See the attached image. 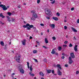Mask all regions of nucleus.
I'll use <instances>...</instances> for the list:
<instances>
[{
    "mask_svg": "<svg viewBox=\"0 0 79 79\" xmlns=\"http://www.w3.org/2000/svg\"><path fill=\"white\" fill-rule=\"evenodd\" d=\"M0 7H1V8L3 9V10H4V11L6 10H7V8H10L9 6H7L6 8V6L4 5L3 4L0 5Z\"/></svg>",
    "mask_w": 79,
    "mask_h": 79,
    "instance_id": "1",
    "label": "nucleus"
},
{
    "mask_svg": "<svg viewBox=\"0 0 79 79\" xmlns=\"http://www.w3.org/2000/svg\"><path fill=\"white\" fill-rule=\"evenodd\" d=\"M19 69L20 71V73L22 74H24V70L23 69L22 67H21V66L19 64Z\"/></svg>",
    "mask_w": 79,
    "mask_h": 79,
    "instance_id": "2",
    "label": "nucleus"
},
{
    "mask_svg": "<svg viewBox=\"0 0 79 79\" xmlns=\"http://www.w3.org/2000/svg\"><path fill=\"white\" fill-rule=\"evenodd\" d=\"M37 14H33L31 18V20H34L35 19L37 18Z\"/></svg>",
    "mask_w": 79,
    "mask_h": 79,
    "instance_id": "3",
    "label": "nucleus"
},
{
    "mask_svg": "<svg viewBox=\"0 0 79 79\" xmlns=\"http://www.w3.org/2000/svg\"><path fill=\"white\" fill-rule=\"evenodd\" d=\"M69 64H71L73 63V60H72V58H71V57L70 56L69 58Z\"/></svg>",
    "mask_w": 79,
    "mask_h": 79,
    "instance_id": "4",
    "label": "nucleus"
},
{
    "mask_svg": "<svg viewBox=\"0 0 79 79\" xmlns=\"http://www.w3.org/2000/svg\"><path fill=\"white\" fill-rule=\"evenodd\" d=\"M27 41L25 39L23 40V41H21L23 45H25L26 44Z\"/></svg>",
    "mask_w": 79,
    "mask_h": 79,
    "instance_id": "5",
    "label": "nucleus"
},
{
    "mask_svg": "<svg viewBox=\"0 0 79 79\" xmlns=\"http://www.w3.org/2000/svg\"><path fill=\"white\" fill-rule=\"evenodd\" d=\"M15 59L16 60V61H17V62L19 63V61H20V60H21L20 58H18V57H17L16 56L15 57Z\"/></svg>",
    "mask_w": 79,
    "mask_h": 79,
    "instance_id": "6",
    "label": "nucleus"
},
{
    "mask_svg": "<svg viewBox=\"0 0 79 79\" xmlns=\"http://www.w3.org/2000/svg\"><path fill=\"white\" fill-rule=\"evenodd\" d=\"M57 74L59 76H61L62 74V73L60 72V70L58 69L57 70Z\"/></svg>",
    "mask_w": 79,
    "mask_h": 79,
    "instance_id": "7",
    "label": "nucleus"
},
{
    "mask_svg": "<svg viewBox=\"0 0 79 79\" xmlns=\"http://www.w3.org/2000/svg\"><path fill=\"white\" fill-rule=\"evenodd\" d=\"M70 56L72 58H75V56L74 53L72 52L70 53Z\"/></svg>",
    "mask_w": 79,
    "mask_h": 79,
    "instance_id": "8",
    "label": "nucleus"
},
{
    "mask_svg": "<svg viewBox=\"0 0 79 79\" xmlns=\"http://www.w3.org/2000/svg\"><path fill=\"white\" fill-rule=\"evenodd\" d=\"M29 24L27 23L26 25L23 26V27H24V28H26V27H29Z\"/></svg>",
    "mask_w": 79,
    "mask_h": 79,
    "instance_id": "9",
    "label": "nucleus"
},
{
    "mask_svg": "<svg viewBox=\"0 0 79 79\" xmlns=\"http://www.w3.org/2000/svg\"><path fill=\"white\" fill-rule=\"evenodd\" d=\"M77 45H76L74 48V50L75 52H77Z\"/></svg>",
    "mask_w": 79,
    "mask_h": 79,
    "instance_id": "10",
    "label": "nucleus"
},
{
    "mask_svg": "<svg viewBox=\"0 0 79 79\" xmlns=\"http://www.w3.org/2000/svg\"><path fill=\"white\" fill-rule=\"evenodd\" d=\"M57 68H59L60 70L62 69V68H61V65L60 64H57Z\"/></svg>",
    "mask_w": 79,
    "mask_h": 79,
    "instance_id": "11",
    "label": "nucleus"
},
{
    "mask_svg": "<svg viewBox=\"0 0 79 79\" xmlns=\"http://www.w3.org/2000/svg\"><path fill=\"white\" fill-rule=\"evenodd\" d=\"M71 29L73 31H74L75 32H77V30H76L75 28H74L73 27L71 28Z\"/></svg>",
    "mask_w": 79,
    "mask_h": 79,
    "instance_id": "12",
    "label": "nucleus"
},
{
    "mask_svg": "<svg viewBox=\"0 0 79 79\" xmlns=\"http://www.w3.org/2000/svg\"><path fill=\"white\" fill-rule=\"evenodd\" d=\"M52 19H54V20H55V21H58V18L57 17H52Z\"/></svg>",
    "mask_w": 79,
    "mask_h": 79,
    "instance_id": "13",
    "label": "nucleus"
},
{
    "mask_svg": "<svg viewBox=\"0 0 79 79\" xmlns=\"http://www.w3.org/2000/svg\"><path fill=\"white\" fill-rule=\"evenodd\" d=\"M51 53L52 55H54V54L55 53V52L54 49H52V51L51 52Z\"/></svg>",
    "mask_w": 79,
    "mask_h": 79,
    "instance_id": "14",
    "label": "nucleus"
},
{
    "mask_svg": "<svg viewBox=\"0 0 79 79\" xmlns=\"http://www.w3.org/2000/svg\"><path fill=\"white\" fill-rule=\"evenodd\" d=\"M40 76H44V74L42 72H41L40 73Z\"/></svg>",
    "mask_w": 79,
    "mask_h": 79,
    "instance_id": "15",
    "label": "nucleus"
},
{
    "mask_svg": "<svg viewBox=\"0 0 79 79\" xmlns=\"http://www.w3.org/2000/svg\"><path fill=\"white\" fill-rule=\"evenodd\" d=\"M50 11L49 10H46V14L47 15L50 14Z\"/></svg>",
    "mask_w": 79,
    "mask_h": 79,
    "instance_id": "16",
    "label": "nucleus"
},
{
    "mask_svg": "<svg viewBox=\"0 0 79 79\" xmlns=\"http://www.w3.org/2000/svg\"><path fill=\"white\" fill-rule=\"evenodd\" d=\"M50 26L52 28H55V24H51L50 25Z\"/></svg>",
    "mask_w": 79,
    "mask_h": 79,
    "instance_id": "17",
    "label": "nucleus"
},
{
    "mask_svg": "<svg viewBox=\"0 0 79 79\" xmlns=\"http://www.w3.org/2000/svg\"><path fill=\"white\" fill-rule=\"evenodd\" d=\"M6 17L7 18V21H9V22H10V21H11V20L10 19V17L7 16Z\"/></svg>",
    "mask_w": 79,
    "mask_h": 79,
    "instance_id": "18",
    "label": "nucleus"
},
{
    "mask_svg": "<svg viewBox=\"0 0 79 79\" xmlns=\"http://www.w3.org/2000/svg\"><path fill=\"white\" fill-rule=\"evenodd\" d=\"M0 44L2 46H4V43L3 42V41H1Z\"/></svg>",
    "mask_w": 79,
    "mask_h": 79,
    "instance_id": "19",
    "label": "nucleus"
},
{
    "mask_svg": "<svg viewBox=\"0 0 79 79\" xmlns=\"http://www.w3.org/2000/svg\"><path fill=\"white\" fill-rule=\"evenodd\" d=\"M0 17H2V18H5V16H4V15H3L2 13L0 14Z\"/></svg>",
    "mask_w": 79,
    "mask_h": 79,
    "instance_id": "20",
    "label": "nucleus"
},
{
    "mask_svg": "<svg viewBox=\"0 0 79 79\" xmlns=\"http://www.w3.org/2000/svg\"><path fill=\"white\" fill-rule=\"evenodd\" d=\"M31 13H33V15L34 14H35V11L34 10H33L31 11Z\"/></svg>",
    "mask_w": 79,
    "mask_h": 79,
    "instance_id": "21",
    "label": "nucleus"
},
{
    "mask_svg": "<svg viewBox=\"0 0 79 79\" xmlns=\"http://www.w3.org/2000/svg\"><path fill=\"white\" fill-rule=\"evenodd\" d=\"M48 72V74H49V73H51V72H52V70H48L47 71Z\"/></svg>",
    "mask_w": 79,
    "mask_h": 79,
    "instance_id": "22",
    "label": "nucleus"
},
{
    "mask_svg": "<svg viewBox=\"0 0 79 79\" xmlns=\"http://www.w3.org/2000/svg\"><path fill=\"white\" fill-rule=\"evenodd\" d=\"M45 42L46 43V44H48V41L47 40V38H45Z\"/></svg>",
    "mask_w": 79,
    "mask_h": 79,
    "instance_id": "23",
    "label": "nucleus"
},
{
    "mask_svg": "<svg viewBox=\"0 0 79 79\" xmlns=\"http://www.w3.org/2000/svg\"><path fill=\"white\" fill-rule=\"evenodd\" d=\"M61 47H59L58 48V50H59V51H61Z\"/></svg>",
    "mask_w": 79,
    "mask_h": 79,
    "instance_id": "24",
    "label": "nucleus"
},
{
    "mask_svg": "<svg viewBox=\"0 0 79 79\" xmlns=\"http://www.w3.org/2000/svg\"><path fill=\"white\" fill-rule=\"evenodd\" d=\"M29 27H30V28H32V27H34V25H30V24H29Z\"/></svg>",
    "mask_w": 79,
    "mask_h": 79,
    "instance_id": "25",
    "label": "nucleus"
},
{
    "mask_svg": "<svg viewBox=\"0 0 79 79\" xmlns=\"http://www.w3.org/2000/svg\"><path fill=\"white\" fill-rule=\"evenodd\" d=\"M55 3V0H54L53 2H51V3H52V5L54 4Z\"/></svg>",
    "mask_w": 79,
    "mask_h": 79,
    "instance_id": "26",
    "label": "nucleus"
},
{
    "mask_svg": "<svg viewBox=\"0 0 79 79\" xmlns=\"http://www.w3.org/2000/svg\"><path fill=\"white\" fill-rule=\"evenodd\" d=\"M27 65L28 66V68L29 69V62H27Z\"/></svg>",
    "mask_w": 79,
    "mask_h": 79,
    "instance_id": "27",
    "label": "nucleus"
},
{
    "mask_svg": "<svg viewBox=\"0 0 79 79\" xmlns=\"http://www.w3.org/2000/svg\"><path fill=\"white\" fill-rule=\"evenodd\" d=\"M69 47H73V45L71 43L70 44Z\"/></svg>",
    "mask_w": 79,
    "mask_h": 79,
    "instance_id": "28",
    "label": "nucleus"
},
{
    "mask_svg": "<svg viewBox=\"0 0 79 79\" xmlns=\"http://www.w3.org/2000/svg\"><path fill=\"white\" fill-rule=\"evenodd\" d=\"M7 14L9 16H11V13L10 12H8Z\"/></svg>",
    "mask_w": 79,
    "mask_h": 79,
    "instance_id": "29",
    "label": "nucleus"
},
{
    "mask_svg": "<svg viewBox=\"0 0 79 79\" xmlns=\"http://www.w3.org/2000/svg\"><path fill=\"white\" fill-rule=\"evenodd\" d=\"M33 53H37V51L35 50L33 51Z\"/></svg>",
    "mask_w": 79,
    "mask_h": 79,
    "instance_id": "30",
    "label": "nucleus"
},
{
    "mask_svg": "<svg viewBox=\"0 0 79 79\" xmlns=\"http://www.w3.org/2000/svg\"><path fill=\"white\" fill-rule=\"evenodd\" d=\"M52 39L54 40H56V38H55V37H52Z\"/></svg>",
    "mask_w": 79,
    "mask_h": 79,
    "instance_id": "31",
    "label": "nucleus"
},
{
    "mask_svg": "<svg viewBox=\"0 0 79 79\" xmlns=\"http://www.w3.org/2000/svg\"><path fill=\"white\" fill-rule=\"evenodd\" d=\"M27 30H31V28H30L29 27H27Z\"/></svg>",
    "mask_w": 79,
    "mask_h": 79,
    "instance_id": "32",
    "label": "nucleus"
},
{
    "mask_svg": "<svg viewBox=\"0 0 79 79\" xmlns=\"http://www.w3.org/2000/svg\"><path fill=\"white\" fill-rule=\"evenodd\" d=\"M43 48H45V49H47V48L46 47H45V46H43Z\"/></svg>",
    "mask_w": 79,
    "mask_h": 79,
    "instance_id": "33",
    "label": "nucleus"
},
{
    "mask_svg": "<svg viewBox=\"0 0 79 79\" xmlns=\"http://www.w3.org/2000/svg\"><path fill=\"white\" fill-rule=\"evenodd\" d=\"M74 10V7H72L71 9V11H73Z\"/></svg>",
    "mask_w": 79,
    "mask_h": 79,
    "instance_id": "34",
    "label": "nucleus"
},
{
    "mask_svg": "<svg viewBox=\"0 0 79 79\" xmlns=\"http://www.w3.org/2000/svg\"><path fill=\"white\" fill-rule=\"evenodd\" d=\"M67 28H68V27H66V26H64V29H67Z\"/></svg>",
    "mask_w": 79,
    "mask_h": 79,
    "instance_id": "35",
    "label": "nucleus"
},
{
    "mask_svg": "<svg viewBox=\"0 0 79 79\" xmlns=\"http://www.w3.org/2000/svg\"><path fill=\"white\" fill-rule=\"evenodd\" d=\"M36 42L37 43V44H38V45H40V44H39V42L37 41H36Z\"/></svg>",
    "mask_w": 79,
    "mask_h": 79,
    "instance_id": "36",
    "label": "nucleus"
},
{
    "mask_svg": "<svg viewBox=\"0 0 79 79\" xmlns=\"http://www.w3.org/2000/svg\"><path fill=\"white\" fill-rule=\"evenodd\" d=\"M34 60H35V62H36L37 63L38 62V61H37V59H34Z\"/></svg>",
    "mask_w": 79,
    "mask_h": 79,
    "instance_id": "37",
    "label": "nucleus"
},
{
    "mask_svg": "<svg viewBox=\"0 0 79 79\" xmlns=\"http://www.w3.org/2000/svg\"><path fill=\"white\" fill-rule=\"evenodd\" d=\"M40 0H38L37 1V3H40Z\"/></svg>",
    "mask_w": 79,
    "mask_h": 79,
    "instance_id": "38",
    "label": "nucleus"
},
{
    "mask_svg": "<svg viewBox=\"0 0 79 79\" xmlns=\"http://www.w3.org/2000/svg\"><path fill=\"white\" fill-rule=\"evenodd\" d=\"M31 76H34L35 75L33 73H31V74L30 75Z\"/></svg>",
    "mask_w": 79,
    "mask_h": 79,
    "instance_id": "39",
    "label": "nucleus"
},
{
    "mask_svg": "<svg viewBox=\"0 0 79 79\" xmlns=\"http://www.w3.org/2000/svg\"><path fill=\"white\" fill-rule=\"evenodd\" d=\"M64 43L65 44H68V41H65Z\"/></svg>",
    "mask_w": 79,
    "mask_h": 79,
    "instance_id": "40",
    "label": "nucleus"
},
{
    "mask_svg": "<svg viewBox=\"0 0 79 79\" xmlns=\"http://www.w3.org/2000/svg\"><path fill=\"white\" fill-rule=\"evenodd\" d=\"M56 15H57V16H60V14H59V13H57V14H56Z\"/></svg>",
    "mask_w": 79,
    "mask_h": 79,
    "instance_id": "41",
    "label": "nucleus"
},
{
    "mask_svg": "<svg viewBox=\"0 0 79 79\" xmlns=\"http://www.w3.org/2000/svg\"><path fill=\"white\" fill-rule=\"evenodd\" d=\"M40 26H44V24H42V23H41L40 24Z\"/></svg>",
    "mask_w": 79,
    "mask_h": 79,
    "instance_id": "42",
    "label": "nucleus"
},
{
    "mask_svg": "<svg viewBox=\"0 0 79 79\" xmlns=\"http://www.w3.org/2000/svg\"><path fill=\"white\" fill-rule=\"evenodd\" d=\"M62 59V60H64V56H62L61 57Z\"/></svg>",
    "mask_w": 79,
    "mask_h": 79,
    "instance_id": "43",
    "label": "nucleus"
},
{
    "mask_svg": "<svg viewBox=\"0 0 79 79\" xmlns=\"http://www.w3.org/2000/svg\"><path fill=\"white\" fill-rule=\"evenodd\" d=\"M44 62H47V60L46 59H44Z\"/></svg>",
    "mask_w": 79,
    "mask_h": 79,
    "instance_id": "44",
    "label": "nucleus"
},
{
    "mask_svg": "<svg viewBox=\"0 0 79 79\" xmlns=\"http://www.w3.org/2000/svg\"><path fill=\"white\" fill-rule=\"evenodd\" d=\"M63 47H67V45H66V44L64 45H63Z\"/></svg>",
    "mask_w": 79,
    "mask_h": 79,
    "instance_id": "45",
    "label": "nucleus"
},
{
    "mask_svg": "<svg viewBox=\"0 0 79 79\" xmlns=\"http://www.w3.org/2000/svg\"><path fill=\"white\" fill-rule=\"evenodd\" d=\"M53 66H54V67H55V68H56V67H57V65L56 66V64H54L53 65Z\"/></svg>",
    "mask_w": 79,
    "mask_h": 79,
    "instance_id": "46",
    "label": "nucleus"
},
{
    "mask_svg": "<svg viewBox=\"0 0 79 79\" xmlns=\"http://www.w3.org/2000/svg\"><path fill=\"white\" fill-rule=\"evenodd\" d=\"M65 67H68V65L67 64L65 65Z\"/></svg>",
    "mask_w": 79,
    "mask_h": 79,
    "instance_id": "47",
    "label": "nucleus"
},
{
    "mask_svg": "<svg viewBox=\"0 0 79 79\" xmlns=\"http://www.w3.org/2000/svg\"><path fill=\"white\" fill-rule=\"evenodd\" d=\"M77 23H79V19H78L77 20Z\"/></svg>",
    "mask_w": 79,
    "mask_h": 79,
    "instance_id": "48",
    "label": "nucleus"
},
{
    "mask_svg": "<svg viewBox=\"0 0 79 79\" xmlns=\"http://www.w3.org/2000/svg\"><path fill=\"white\" fill-rule=\"evenodd\" d=\"M30 69L31 71H32V68H30Z\"/></svg>",
    "mask_w": 79,
    "mask_h": 79,
    "instance_id": "49",
    "label": "nucleus"
},
{
    "mask_svg": "<svg viewBox=\"0 0 79 79\" xmlns=\"http://www.w3.org/2000/svg\"><path fill=\"white\" fill-rule=\"evenodd\" d=\"M15 19H12V22H14V21H15Z\"/></svg>",
    "mask_w": 79,
    "mask_h": 79,
    "instance_id": "50",
    "label": "nucleus"
},
{
    "mask_svg": "<svg viewBox=\"0 0 79 79\" xmlns=\"http://www.w3.org/2000/svg\"><path fill=\"white\" fill-rule=\"evenodd\" d=\"M18 8H21V6L20 5H18Z\"/></svg>",
    "mask_w": 79,
    "mask_h": 79,
    "instance_id": "51",
    "label": "nucleus"
},
{
    "mask_svg": "<svg viewBox=\"0 0 79 79\" xmlns=\"http://www.w3.org/2000/svg\"><path fill=\"white\" fill-rule=\"evenodd\" d=\"M79 74V71H77L76 72V74Z\"/></svg>",
    "mask_w": 79,
    "mask_h": 79,
    "instance_id": "52",
    "label": "nucleus"
},
{
    "mask_svg": "<svg viewBox=\"0 0 79 79\" xmlns=\"http://www.w3.org/2000/svg\"><path fill=\"white\" fill-rule=\"evenodd\" d=\"M52 74H54V70H53L52 71Z\"/></svg>",
    "mask_w": 79,
    "mask_h": 79,
    "instance_id": "53",
    "label": "nucleus"
},
{
    "mask_svg": "<svg viewBox=\"0 0 79 79\" xmlns=\"http://www.w3.org/2000/svg\"><path fill=\"white\" fill-rule=\"evenodd\" d=\"M17 58H21V56L20 55H19L18 56V57H17Z\"/></svg>",
    "mask_w": 79,
    "mask_h": 79,
    "instance_id": "54",
    "label": "nucleus"
},
{
    "mask_svg": "<svg viewBox=\"0 0 79 79\" xmlns=\"http://www.w3.org/2000/svg\"><path fill=\"white\" fill-rule=\"evenodd\" d=\"M62 55H63V56H65V54H64V53H62Z\"/></svg>",
    "mask_w": 79,
    "mask_h": 79,
    "instance_id": "55",
    "label": "nucleus"
},
{
    "mask_svg": "<svg viewBox=\"0 0 79 79\" xmlns=\"http://www.w3.org/2000/svg\"><path fill=\"white\" fill-rule=\"evenodd\" d=\"M30 39H32V37L30 36Z\"/></svg>",
    "mask_w": 79,
    "mask_h": 79,
    "instance_id": "56",
    "label": "nucleus"
},
{
    "mask_svg": "<svg viewBox=\"0 0 79 79\" xmlns=\"http://www.w3.org/2000/svg\"><path fill=\"white\" fill-rule=\"evenodd\" d=\"M47 18L48 19H50V18L48 17H47Z\"/></svg>",
    "mask_w": 79,
    "mask_h": 79,
    "instance_id": "57",
    "label": "nucleus"
},
{
    "mask_svg": "<svg viewBox=\"0 0 79 79\" xmlns=\"http://www.w3.org/2000/svg\"><path fill=\"white\" fill-rule=\"evenodd\" d=\"M55 55H58V53L55 52Z\"/></svg>",
    "mask_w": 79,
    "mask_h": 79,
    "instance_id": "58",
    "label": "nucleus"
},
{
    "mask_svg": "<svg viewBox=\"0 0 79 79\" xmlns=\"http://www.w3.org/2000/svg\"><path fill=\"white\" fill-rule=\"evenodd\" d=\"M0 23L1 24H3V23H2V21H0Z\"/></svg>",
    "mask_w": 79,
    "mask_h": 79,
    "instance_id": "59",
    "label": "nucleus"
},
{
    "mask_svg": "<svg viewBox=\"0 0 79 79\" xmlns=\"http://www.w3.org/2000/svg\"><path fill=\"white\" fill-rule=\"evenodd\" d=\"M41 35H43V34H44V33H43V32H41Z\"/></svg>",
    "mask_w": 79,
    "mask_h": 79,
    "instance_id": "60",
    "label": "nucleus"
},
{
    "mask_svg": "<svg viewBox=\"0 0 79 79\" xmlns=\"http://www.w3.org/2000/svg\"><path fill=\"white\" fill-rule=\"evenodd\" d=\"M64 21L65 23H66V19H65V20H64Z\"/></svg>",
    "mask_w": 79,
    "mask_h": 79,
    "instance_id": "61",
    "label": "nucleus"
},
{
    "mask_svg": "<svg viewBox=\"0 0 79 79\" xmlns=\"http://www.w3.org/2000/svg\"><path fill=\"white\" fill-rule=\"evenodd\" d=\"M47 32H50V31H49V30H47Z\"/></svg>",
    "mask_w": 79,
    "mask_h": 79,
    "instance_id": "62",
    "label": "nucleus"
},
{
    "mask_svg": "<svg viewBox=\"0 0 79 79\" xmlns=\"http://www.w3.org/2000/svg\"><path fill=\"white\" fill-rule=\"evenodd\" d=\"M32 65H31L30 67V68H32Z\"/></svg>",
    "mask_w": 79,
    "mask_h": 79,
    "instance_id": "63",
    "label": "nucleus"
},
{
    "mask_svg": "<svg viewBox=\"0 0 79 79\" xmlns=\"http://www.w3.org/2000/svg\"><path fill=\"white\" fill-rule=\"evenodd\" d=\"M15 74V73H12V76H14V75Z\"/></svg>",
    "mask_w": 79,
    "mask_h": 79,
    "instance_id": "64",
    "label": "nucleus"
}]
</instances>
